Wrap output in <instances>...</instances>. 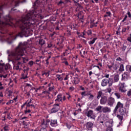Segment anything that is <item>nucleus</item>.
<instances>
[{
    "label": "nucleus",
    "instance_id": "obj_35",
    "mask_svg": "<svg viewBox=\"0 0 131 131\" xmlns=\"http://www.w3.org/2000/svg\"><path fill=\"white\" fill-rule=\"evenodd\" d=\"M92 34V31L91 30H89L87 32V34L88 35H91Z\"/></svg>",
    "mask_w": 131,
    "mask_h": 131
},
{
    "label": "nucleus",
    "instance_id": "obj_61",
    "mask_svg": "<svg viewBox=\"0 0 131 131\" xmlns=\"http://www.w3.org/2000/svg\"><path fill=\"white\" fill-rule=\"evenodd\" d=\"M119 33H120L119 31H116V34H117V35H119Z\"/></svg>",
    "mask_w": 131,
    "mask_h": 131
},
{
    "label": "nucleus",
    "instance_id": "obj_4",
    "mask_svg": "<svg viewBox=\"0 0 131 131\" xmlns=\"http://www.w3.org/2000/svg\"><path fill=\"white\" fill-rule=\"evenodd\" d=\"M49 124L52 127H56V126H58V125L57 119H47L46 122L43 121L42 122V125H49Z\"/></svg>",
    "mask_w": 131,
    "mask_h": 131
},
{
    "label": "nucleus",
    "instance_id": "obj_26",
    "mask_svg": "<svg viewBox=\"0 0 131 131\" xmlns=\"http://www.w3.org/2000/svg\"><path fill=\"white\" fill-rule=\"evenodd\" d=\"M102 2H103L104 7L108 6V3H109V1H108V0H103V1H102Z\"/></svg>",
    "mask_w": 131,
    "mask_h": 131
},
{
    "label": "nucleus",
    "instance_id": "obj_50",
    "mask_svg": "<svg viewBox=\"0 0 131 131\" xmlns=\"http://www.w3.org/2000/svg\"><path fill=\"white\" fill-rule=\"evenodd\" d=\"M64 80H68V75H66V77L64 78Z\"/></svg>",
    "mask_w": 131,
    "mask_h": 131
},
{
    "label": "nucleus",
    "instance_id": "obj_47",
    "mask_svg": "<svg viewBox=\"0 0 131 131\" xmlns=\"http://www.w3.org/2000/svg\"><path fill=\"white\" fill-rule=\"evenodd\" d=\"M113 66L107 65V67H108V68H109V69H110V70H111V69H112Z\"/></svg>",
    "mask_w": 131,
    "mask_h": 131
},
{
    "label": "nucleus",
    "instance_id": "obj_23",
    "mask_svg": "<svg viewBox=\"0 0 131 131\" xmlns=\"http://www.w3.org/2000/svg\"><path fill=\"white\" fill-rule=\"evenodd\" d=\"M124 70V66H123V64H121L120 66L119 71L122 72V71H123Z\"/></svg>",
    "mask_w": 131,
    "mask_h": 131
},
{
    "label": "nucleus",
    "instance_id": "obj_57",
    "mask_svg": "<svg viewBox=\"0 0 131 131\" xmlns=\"http://www.w3.org/2000/svg\"><path fill=\"white\" fill-rule=\"evenodd\" d=\"M54 89V87H50L49 88V91H53V89Z\"/></svg>",
    "mask_w": 131,
    "mask_h": 131
},
{
    "label": "nucleus",
    "instance_id": "obj_17",
    "mask_svg": "<svg viewBox=\"0 0 131 131\" xmlns=\"http://www.w3.org/2000/svg\"><path fill=\"white\" fill-rule=\"evenodd\" d=\"M97 40V38H94L91 41H89L88 43H89L90 46H92L95 43V42Z\"/></svg>",
    "mask_w": 131,
    "mask_h": 131
},
{
    "label": "nucleus",
    "instance_id": "obj_18",
    "mask_svg": "<svg viewBox=\"0 0 131 131\" xmlns=\"http://www.w3.org/2000/svg\"><path fill=\"white\" fill-rule=\"evenodd\" d=\"M102 95H103V92H102V91H99L97 94V100H99L100 98H102Z\"/></svg>",
    "mask_w": 131,
    "mask_h": 131
},
{
    "label": "nucleus",
    "instance_id": "obj_13",
    "mask_svg": "<svg viewBox=\"0 0 131 131\" xmlns=\"http://www.w3.org/2000/svg\"><path fill=\"white\" fill-rule=\"evenodd\" d=\"M55 101L56 102V104H59L58 102H62V94H58Z\"/></svg>",
    "mask_w": 131,
    "mask_h": 131
},
{
    "label": "nucleus",
    "instance_id": "obj_42",
    "mask_svg": "<svg viewBox=\"0 0 131 131\" xmlns=\"http://www.w3.org/2000/svg\"><path fill=\"white\" fill-rule=\"evenodd\" d=\"M62 4H64V2H62V1H60L58 2V5L59 6H60V5H62Z\"/></svg>",
    "mask_w": 131,
    "mask_h": 131
},
{
    "label": "nucleus",
    "instance_id": "obj_55",
    "mask_svg": "<svg viewBox=\"0 0 131 131\" xmlns=\"http://www.w3.org/2000/svg\"><path fill=\"white\" fill-rule=\"evenodd\" d=\"M67 126L68 127V128H69V129H70V128H71V126H70V125H67Z\"/></svg>",
    "mask_w": 131,
    "mask_h": 131
},
{
    "label": "nucleus",
    "instance_id": "obj_27",
    "mask_svg": "<svg viewBox=\"0 0 131 131\" xmlns=\"http://www.w3.org/2000/svg\"><path fill=\"white\" fill-rule=\"evenodd\" d=\"M126 71H130V72H131V66L127 65L126 66Z\"/></svg>",
    "mask_w": 131,
    "mask_h": 131
},
{
    "label": "nucleus",
    "instance_id": "obj_43",
    "mask_svg": "<svg viewBox=\"0 0 131 131\" xmlns=\"http://www.w3.org/2000/svg\"><path fill=\"white\" fill-rule=\"evenodd\" d=\"M63 63H64V64H65V65H66V66H68V65H69V63H68V61H63Z\"/></svg>",
    "mask_w": 131,
    "mask_h": 131
},
{
    "label": "nucleus",
    "instance_id": "obj_24",
    "mask_svg": "<svg viewBox=\"0 0 131 131\" xmlns=\"http://www.w3.org/2000/svg\"><path fill=\"white\" fill-rule=\"evenodd\" d=\"M94 95L90 94V95L88 97V99L89 100V101H93V100H94Z\"/></svg>",
    "mask_w": 131,
    "mask_h": 131
},
{
    "label": "nucleus",
    "instance_id": "obj_5",
    "mask_svg": "<svg viewBox=\"0 0 131 131\" xmlns=\"http://www.w3.org/2000/svg\"><path fill=\"white\" fill-rule=\"evenodd\" d=\"M101 84L102 86H106L107 84H108V86H112V84H113V79L109 78L108 79L104 78L101 81Z\"/></svg>",
    "mask_w": 131,
    "mask_h": 131
},
{
    "label": "nucleus",
    "instance_id": "obj_29",
    "mask_svg": "<svg viewBox=\"0 0 131 131\" xmlns=\"http://www.w3.org/2000/svg\"><path fill=\"white\" fill-rule=\"evenodd\" d=\"M3 129L4 131H9V126L6 125L4 126Z\"/></svg>",
    "mask_w": 131,
    "mask_h": 131
},
{
    "label": "nucleus",
    "instance_id": "obj_46",
    "mask_svg": "<svg viewBox=\"0 0 131 131\" xmlns=\"http://www.w3.org/2000/svg\"><path fill=\"white\" fill-rule=\"evenodd\" d=\"M114 67L115 70H117V69H118V67L117 66V65H115L114 66Z\"/></svg>",
    "mask_w": 131,
    "mask_h": 131
},
{
    "label": "nucleus",
    "instance_id": "obj_58",
    "mask_svg": "<svg viewBox=\"0 0 131 131\" xmlns=\"http://www.w3.org/2000/svg\"><path fill=\"white\" fill-rule=\"evenodd\" d=\"M26 118H27V117H24L21 118V119H20V120H23L24 119H26Z\"/></svg>",
    "mask_w": 131,
    "mask_h": 131
},
{
    "label": "nucleus",
    "instance_id": "obj_59",
    "mask_svg": "<svg viewBox=\"0 0 131 131\" xmlns=\"http://www.w3.org/2000/svg\"><path fill=\"white\" fill-rule=\"evenodd\" d=\"M89 76H91V75H92L93 74V72L90 71V72H89Z\"/></svg>",
    "mask_w": 131,
    "mask_h": 131
},
{
    "label": "nucleus",
    "instance_id": "obj_39",
    "mask_svg": "<svg viewBox=\"0 0 131 131\" xmlns=\"http://www.w3.org/2000/svg\"><path fill=\"white\" fill-rule=\"evenodd\" d=\"M52 47H53V44H52V43L48 44V46H47L48 48H52Z\"/></svg>",
    "mask_w": 131,
    "mask_h": 131
},
{
    "label": "nucleus",
    "instance_id": "obj_49",
    "mask_svg": "<svg viewBox=\"0 0 131 131\" xmlns=\"http://www.w3.org/2000/svg\"><path fill=\"white\" fill-rule=\"evenodd\" d=\"M80 55L82 58H84V56L82 55V53H81V52H80Z\"/></svg>",
    "mask_w": 131,
    "mask_h": 131
},
{
    "label": "nucleus",
    "instance_id": "obj_31",
    "mask_svg": "<svg viewBox=\"0 0 131 131\" xmlns=\"http://www.w3.org/2000/svg\"><path fill=\"white\" fill-rule=\"evenodd\" d=\"M56 77L57 78H58V80H61V79H62V77H61V75L59 74L56 75Z\"/></svg>",
    "mask_w": 131,
    "mask_h": 131
},
{
    "label": "nucleus",
    "instance_id": "obj_2",
    "mask_svg": "<svg viewBox=\"0 0 131 131\" xmlns=\"http://www.w3.org/2000/svg\"><path fill=\"white\" fill-rule=\"evenodd\" d=\"M117 111H118V114H121V115H125V114H126V108L123 107V103H121L120 101L117 102V105L113 111V115L116 116Z\"/></svg>",
    "mask_w": 131,
    "mask_h": 131
},
{
    "label": "nucleus",
    "instance_id": "obj_56",
    "mask_svg": "<svg viewBox=\"0 0 131 131\" xmlns=\"http://www.w3.org/2000/svg\"><path fill=\"white\" fill-rule=\"evenodd\" d=\"M43 94H50V92L48 91H44L42 92Z\"/></svg>",
    "mask_w": 131,
    "mask_h": 131
},
{
    "label": "nucleus",
    "instance_id": "obj_19",
    "mask_svg": "<svg viewBox=\"0 0 131 131\" xmlns=\"http://www.w3.org/2000/svg\"><path fill=\"white\" fill-rule=\"evenodd\" d=\"M105 37L107 41H110V40H112V39H113V37L111 36V34H108Z\"/></svg>",
    "mask_w": 131,
    "mask_h": 131
},
{
    "label": "nucleus",
    "instance_id": "obj_8",
    "mask_svg": "<svg viewBox=\"0 0 131 131\" xmlns=\"http://www.w3.org/2000/svg\"><path fill=\"white\" fill-rule=\"evenodd\" d=\"M85 126L87 130H93L94 127V123L89 121L85 124Z\"/></svg>",
    "mask_w": 131,
    "mask_h": 131
},
{
    "label": "nucleus",
    "instance_id": "obj_16",
    "mask_svg": "<svg viewBox=\"0 0 131 131\" xmlns=\"http://www.w3.org/2000/svg\"><path fill=\"white\" fill-rule=\"evenodd\" d=\"M39 45H40V46H41V47H42V46L43 45L46 44V41L45 40V39H42V38H40L39 39Z\"/></svg>",
    "mask_w": 131,
    "mask_h": 131
},
{
    "label": "nucleus",
    "instance_id": "obj_63",
    "mask_svg": "<svg viewBox=\"0 0 131 131\" xmlns=\"http://www.w3.org/2000/svg\"><path fill=\"white\" fill-rule=\"evenodd\" d=\"M12 11H16V9H15V7L11 9V12H12Z\"/></svg>",
    "mask_w": 131,
    "mask_h": 131
},
{
    "label": "nucleus",
    "instance_id": "obj_54",
    "mask_svg": "<svg viewBox=\"0 0 131 131\" xmlns=\"http://www.w3.org/2000/svg\"><path fill=\"white\" fill-rule=\"evenodd\" d=\"M31 104L29 102L27 104V107H31Z\"/></svg>",
    "mask_w": 131,
    "mask_h": 131
},
{
    "label": "nucleus",
    "instance_id": "obj_36",
    "mask_svg": "<svg viewBox=\"0 0 131 131\" xmlns=\"http://www.w3.org/2000/svg\"><path fill=\"white\" fill-rule=\"evenodd\" d=\"M116 61H119L120 62H121V61H122V58H121L120 57H118L116 59Z\"/></svg>",
    "mask_w": 131,
    "mask_h": 131
},
{
    "label": "nucleus",
    "instance_id": "obj_60",
    "mask_svg": "<svg viewBox=\"0 0 131 131\" xmlns=\"http://www.w3.org/2000/svg\"><path fill=\"white\" fill-rule=\"evenodd\" d=\"M83 42L85 43V45H86V40H85V39H83Z\"/></svg>",
    "mask_w": 131,
    "mask_h": 131
},
{
    "label": "nucleus",
    "instance_id": "obj_14",
    "mask_svg": "<svg viewBox=\"0 0 131 131\" xmlns=\"http://www.w3.org/2000/svg\"><path fill=\"white\" fill-rule=\"evenodd\" d=\"M42 2V1L41 0H36L34 3V7H35V8H37L38 7H39V6H40V5L41 4Z\"/></svg>",
    "mask_w": 131,
    "mask_h": 131
},
{
    "label": "nucleus",
    "instance_id": "obj_52",
    "mask_svg": "<svg viewBox=\"0 0 131 131\" xmlns=\"http://www.w3.org/2000/svg\"><path fill=\"white\" fill-rule=\"evenodd\" d=\"M26 86H32V85L29 83H26Z\"/></svg>",
    "mask_w": 131,
    "mask_h": 131
},
{
    "label": "nucleus",
    "instance_id": "obj_20",
    "mask_svg": "<svg viewBox=\"0 0 131 131\" xmlns=\"http://www.w3.org/2000/svg\"><path fill=\"white\" fill-rule=\"evenodd\" d=\"M118 80H119V75H116L114 77L113 82H118Z\"/></svg>",
    "mask_w": 131,
    "mask_h": 131
},
{
    "label": "nucleus",
    "instance_id": "obj_15",
    "mask_svg": "<svg viewBox=\"0 0 131 131\" xmlns=\"http://www.w3.org/2000/svg\"><path fill=\"white\" fill-rule=\"evenodd\" d=\"M124 83H122L121 85L119 88V91L120 92H121V93H125L126 92V90H124Z\"/></svg>",
    "mask_w": 131,
    "mask_h": 131
},
{
    "label": "nucleus",
    "instance_id": "obj_30",
    "mask_svg": "<svg viewBox=\"0 0 131 131\" xmlns=\"http://www.w3.org/2000/svg\"><path fill=\"white\" fill-rule=\"evenodd\" d=\"M81 96L83 98V97H85L86 96H88V95H86L85 91H84L81 93Z\"/></svg>",
    "mask_w": 131,
    "mask_h": 131
},
{
    "label": "nucleus",
    "instance_id": "obj_6",
    "mask_svg": "<svg viewBox=\"0 0 131 131\" xmlns=\"http://www.w3.org/2000/svg\"><path fill=\"white\" fill-rule=\"evenodd\" d=\"M84 114L87 117L91 118V119H95L96 118V117L94 115V111L93 110L86 111L84 112Z\"/></svg>",
    "mask_w": 131,
    "mask_h": 131
},
{
    "label": "nucleus",
    "instance_id": "obj_25",
    "mask_svg": "<svg viewBox=\"0 0 131 131\" xmlns=\"http://www.w3.org/2000/svg\"><path fill=\"white\" fill-rule=\"evenodd\" d=\"M34 131H48V130H47V128L45 127H41L38 130H37V129H35V130H34Z\"/></svg>",
    "mask_w": 131,
    "mask_h": 131
},
{
    "label": "nucleus",
    "instance_id": "obj_12",
    "mask_svg": "<svg viewBox=\"0 0 131 131\" xmlns=\"http://www.w3.org/2000/svg\"><path fill=\"white\" fill-rule=\"evenodd\" d=\"M106 103H108V99L106 96L101 97L100 99V103L101 105H105Z\"/></svg>",
    "mask_w": 131,
    "mask_h": 131
},
{
    "label": "nucleus",
    "instance_id": "obj_1",
    "mask_svg": "<svg viewBox=\"0 0 131 131\" xmlns=\"http://www.w3.org/2000/svg\"><path fill=\"white\" fill-rule=\"evenodd\" d=\"M26 44L20 42L18 46L15 48L14 52L11 53V56L13 57V60H9V62H18L17 65H21V62H25L26 59L23 57L25 55L24 52H26Z\"/></svg>",
    "mask_w": 131,
    "mask_h": 131
},
{
    "label": "nucleus",
    "instance_id": "obj_9",
    "mask_svg": "<svg viewBox=\"0 0 131 131\" xmlns=\"http://www.w3.org/2000/svg\"><path fill=\"white\" fill-rule=\"evenodd\" d=\"M115 104V99L112 97H110L107 99V105L110 107H113V105Z\"/></svg>",
    "mask_w": 131,
    "mask_h": 131
},
{
    "label": "nucleus",
    "instance_id": "obj_33",
    "mask_svg": "<svg viewBox=\"0 0 131 131\" xmlns=\"http://www.w3.org/2000/svg\"><path fill=\"white\" fill-rule=\"evenodd\" d=\"M127 95L128 97H130L131 96V89L129 91H128V92L127 93Z\"/></svg>",
    "mask_w": 131,
    "mask_h": 131
},
{
    "label": "nucleus",
    "instance_id": "obj_48",
    "mask_svg": "<svg viewBox=\"0 0 131 131\" xmlns=\"http://www.w3.org/2000/svg\"><path fill=\"white\" fill-rule=\"evenodd\" d=\"M26 104H27V102L24 103L23 105H21V109H23V108H24Z\"/></svg>",
    "mask_w": 131,
    "mask_h": 131
},
{
    "label": "nucleus",
    "instance_id": "obj_44",
    "mask_svg": "<svg viewBox=\"0 0 131 131\" xmlns=\"http://www.w3.org/2000/svg\"><path fill=\"white\" fill-rule=\"evenodd\" d=\"M106 131H113V129H112V128H107L106 130Z\"/></svg>",
    "mask_w": 131,
    "mask_h": 131
},
{
    "label": "nucleus",
    "instance_id": "obj_21",
    "mask_svg": "<svg viewBox=\"0 0 131 131\" xmlns=\"http://www.w3.org/2000/svg\"><path fill=\"white\" fill-rule=\"evenodd\" d=\"M115 96L117 97V99H120L121 98V96L120 95V93L118 92H116L114 93Z\"/></svg>",
    "mask_w": 131,
    "mask_h": 131
},
{
    "label": "nucleus",
    "instance_id": "obj_34",
    "mask_svg": "<svg viewBox=\"0 0 131 131\" xmlns=\"http://www.w3.org/2000/svg\"><path fill=\"white\" fill-rule=\"evenodd\" d=\"M122 49V51L124 52L125 51V50H126V46L123 45Z\"/></svg>",
    "mask_w": 131,
    "mask_h": 131
},
{
    "label": "nucleus",
    "instance_id": "obj_51",
    "mask_svg": "<svg viewBox=\"0 0 131 131\" xmlns=\"http://www.w3.org/2000/svg\"><path fill=\"white\" fill-rule=\"evenodd\" d=\"M93 67H97V68H98L99 70H101V68H100V67H99V66H94Z\"/></svg>",
    "mask_w": 131,
    "mask_h": 131
},
{
    "label": "nucleus",
    "instance_id": "obj_10",
    "mask_svg": "<svg viewBox=\"0 0 131 131\" xmlns=\"http://www.w3.org/2000/svg\"><path fill=\"white\" fill-rule=\"evenodd\" d=\"M129 78V73L127 72H124L122 75L121 80L123 81H126Z\"/></svg>",
    "mask_w": 131,
    "mask_h": 131
},
{
    "label": "nucleus",
    "instance_id": "obj_22",
    "mask_svg": "<svg viewBox=\"0 0 131 131\" xmlns=\"http://www.w3.org/2000/svg\"><path fill=\"white\" fill-rule=\"evenodd\" d=\"M22 77L21 78V79H26L27 78H28V77L27 75H28V73L27 72L26 75H24V74H21Z\"/></svg>",
    "mask_w": 131,
    "mask_h": 131
},
{
    "label": "nucleus",
    "instance_id": "obj_45",
    "mask_svg": "<svg viewBox=\"0 0 131 131\" xmlns=\"http://www.w3.org/2000/svg\"><path fill=\"white\" fill-rule=\"evenodd\" d=\"M70 91H72V92H73V91H74V87L73 86L70 87Z\"/></svg>",
    "mask_w": 131,
    "mask_h": 131
},
{
    "label": "nucleus",
    "instance_id": "obj_37",
    "mask_svg": "<svg viewBox=\"0 0 131 131\" xmlns=\"http://www.w3.org/2000/svg\"><path fill=\"white\" fill-rule=\"evenodd\" d=\"M29 65H30V66H32L33 65V61L31 60L29 62Z\"/></svg>",
    "mask_w": 131,
    "mask_h": 131
},
{
    "label": "nucleus",
    "instance_id": "obj_7",
    "mask_svg": "<svg viewBox=\"0 0 131 131\" xmlns=\"http://www.w3.org/2000/svg\"><path fill=\"white\" fill-rule=\"evenodd\" d=\"M61 106H60V103H55L53 105V107L51 110V113H56L58 112Z\"/></svg>",
    "mask_w": 131,
    "mask_h": 131
},
{
    "label": "nucleus",
    "instance_id": "obj_32",
    "mask_svg": "<svg viewBox=\"0 0 131 131\" xmlns=\"http://www.w3.org/2000/svg\"><path fill=\"white\" fill-rule=\"evenodd\" d=\"M12 103H14V101L10 100L9 101L6 103V105H10V104H12Z\"/></svg>",
    "mask_w": 131,
    "mask_h": 131
},
{
    "label": "nucleus",
    "instance_id": "obj_62",
    "mask_svg": "<svg viewBox=\"0 0 131 131\" xmlns=\"http://www.w3.org/2000/svg\"><path fill=\"white\" fill-rule=\"evenodd\" d=\"M19 66H17L16 67V70H19Z\"/></svg>",
    "mask_w": 131,
    "mask_h": 131
},
{
    "label": "nucleus",
    "instance_id": "obj_11",
    "mask_svg": "<svg viewBox=\"0 0 131 131\" xmlns=\"http://www.w3.org/2000/svg\"><path fill=\"white\" fill-rule=\"evenodd\" d=\"M117 117L118 118V119L120 120V122L119 123V124L117 125V127H119L120 125H122V120H123V115H122L121 114H118L117 115Z\"/></svg>",
    "mask_w": 131,
    "mask_h": 131
},
{
    "label": "nucleus",
    "instance_id": "obj_38",
    "mask_svg": "<svg viewBox=\"0 0 131 131\" xmlns=\"http://www.w3.org/2000/svg\"><path fill=\"white\" fill-rule=\"evenodd\" d=\"M127 18V15H125V17L123 18V19L122 20V22H124Z\"/></svg>",
    "mask_w": 131,
    "mask_h": 131
},
{
    "label": "nucleus",
    "instance_id": "obj_41",
    "mask_svg": "<svg viewBox=\"0 0 131 131\" xmlns=\"http://www.w3.org/2000/svg\"><path fill=\"white\" fill-rule=\"evenodd\" d=\"M127 14L128 15V17H129V18H131L130 12L128 11V12L127 13Z\"/></svg>",
    "mask_w": 131,
    "mask_h": 131
},
{
    "label": "nucleus",
    "instance_id": "obj_64",
    "mask_svg": "<svg viewBox=\"0 0 131 131\" xmlns=\"http://www.w3.org/2000/svg\"><path fill=\"white\" fill-rule=\"evenodd\" d=\"M81 90L82 91H84V88L82 87V86H81Z\"/></svg>",
    "mask_w": 131,
    "mask_h": 131
},
{
    "label": "nucleus",
    "instance_id": "obj_3",
    "mask_svg": "<svg viewBox=\"0 0 131 131\" xmlns=\"http://www.w3.org/2000/svg\"><path fill=\"white\" fill-rule=\"evenodd\" d=\"M95 111L99 113H110L111 112V108L107 106H102L99 105L95 108Z\"/></svg>",
    "mask_w": 131,
    "mask_h": 131
},
{
    "label": "nucleus",
    "instance_id": "obj_53",
    "mask_svg": "<svg viewBox=\"0 0 131 131\" xmlns=\"http://www.w3.org/2000/svg\"><path fill=\"white\" fill-rule=\"evenodd\" d=\"M104 77H105L106 78H109V74L105 75Z\"/></svg>",
    "mask_w": 131,
    "mask_h": 131
},
{
    "label": "nucleus",
    "instance_id": "obj_28",
    "mask_svg": "<svg viewBox=\"0 0 131 131\" xmlns=\"http://www.w3.org/2000/svg\"><path fill=\"white\" fill-rule=\"evenodd\" d=\"M106 14L107 17H112V14L111 13V12L110 11H106Z\"/></svg>",
    "mask_w": 131,
    "mask_h": 131
},
{
    "label": "nucleus",
    "instance_id": "obj_40",
    "mask_svg": "<svg viewBox=\"0 0 131 131\" xmlns=\"http://www.w3.org/2000/svg\"><path fill=\"white\" fill-rule=\"evenodd\" d=\"M127 40L128 41H129L130 42H131V36H130L129 37H128L127 38Z\"/></svg>",
    "mask_w": 131,
    "mask_h": 131
}]
</instances>
